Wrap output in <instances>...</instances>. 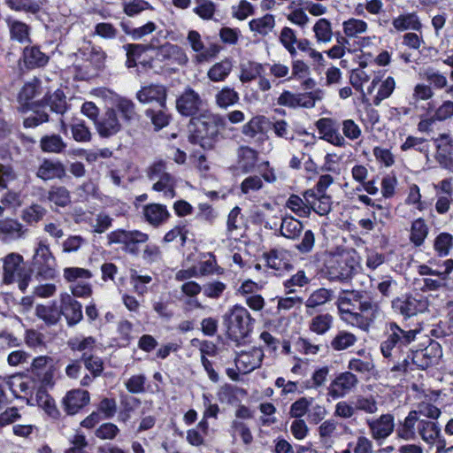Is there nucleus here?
I'll return each instance as SVG.
<instances>
[{
	"label": "nucleus",
	"mask_w": 453,
	"mask_h": 453,
	"mask_svg": "<svg viewBox=\"0 0 453 453\" xmlns=\"http://www.w3.org/2000/svg\"><path fill=\"white\" fill-rule=\"evenodd\" d=\"M344 293L352 296V299L358 304V311H353L351 306L343 304L338 298L336 304L341 319L349 326L368 333L372 324L382 313L380 303L364 291L346 290Z\"/></svg>",
	"instance_id": "nucleus-1"
},
{
	"label": "nucleus",
	"mask_w": 453,
	"mask_h": 453,
	"mask_svg": "<svg viewBox=\"0 0 453 453\" xmlns=\"http://www.w3.org/2000/svg\"><path fill=\"white\" fill-rule=\"evenodd\" d=\"M226 122L225 119L210 111H204L190 120V134L188 140L193 144H198L204 150L212 149L219 141L220 131L224 130Z\"/></svg>",
	"instance_id": "nucleus-2"
},
{
	"label": "nucleus",
	"mask_w": 453,
	"mask_h": 453,
	"mask_svg": "<svg viewBox=\"0 0 453 453\" xmlns=\"http://www.w3.org/2000/svg\"><path fill=\"white\" fill-rule=\"evenodd\" d=\"M421 328L418 326L411 327L407 324L398 325L389 322L387 325L386 339L380 343V352L386 358L396 357L403 347L414 342Z\"/></svg>",
	"instance_id": "nucleus-3"
},
{
	"label": "nucleus",
	"mask_w": 453,
	"mask_h": 453,
	"mask_svg": "<svg viewBox=\"0 0 453 453\" xmlns=\"http://www.w3.org/2000/svg\"><path fill=\"white\" fill-rule=\"evenodd\" d=\"M359 267V257L354 250H343L329 257L326 273L331 280L344 281L352 278Z\"/></svg>",
	"instance_id": "nucleus-4"
},
{
	"label": "nucleus",
	"mask_w": 453,
	"mask_h": 453,
	"mask_svg": "<svg viewBox=\"0 0 453 453\" xmlns=\"http://www.w3.org/2000/svg\"><path fill=\"white\" fill-rule=\"evenodd\" d=\"M32 268L39 280H50L57 276V261L46 240H39L32 257Z\"/></svg>",
	"instance_id": "nucleus-5"
},
{
	"label": "nucleus",
	"mask_w": 453,
	"mask_h": 453,
	"mask_svg": "<svg viewBox=\"0 0 453 453\" xmlns=\"http://www.w3.org/2000/svg\"><path fill=\"white\" fill-rule=\"evenodd\" d=\"M225 324L228 336L235 342L247 337L252 330L250 314L241 305H234L225 315Z\"/></svg>",
	"instance_id": "nucleus-6"
},
{
	"label": "nucleus",
	"mask_w": 453,
	"mask_h": 453,
	"mask_svg": "<svg viewBox=\"0 0 453 453\" xmlns=\"http://www.w3.org/2000/svg\"><path fill=\"white\" fill-rule=\"evenodd\" d=\"M149 238L148 234L140 230L117 229L107 234L109 245L120 244L126 253L135 257L141 253L140 246L146 244Z\"/></svg>",
	"instance_id": "nucleus-7"
},
{
	"label": "nucleus",
	"mask_w": 453,
	"mask_h": 453,
	"mask_svg": "<svg viewBox=\"0 0 453 453\" xmlns=\"http://www.w3.org/2000/svg\"><path fill=\"white\" fill-rule=\"evenodd\" d=\"M65 280L70 283V291L75 297L88 298L92 295V286L87 281L93 277L92 273L81 267H65L63 270Z\"/></svg>",
	"instance_id": "nucleus-8"
},
{
	"label": "nucleus",
	"mask_w": 453,
	"mask_h": 453,
	"mask_svg": "<svg viewBox=\"0 0 453 453\" xmlns=\"http://www.w3.org/2000/svg\"><path fill=\"white\" fill-rule=\"evenodd\" d=\"M325 92L321 88H316L310 92L293 93L284 90L278 97V104L288 108H305L311 109L315 107L317 102L324 98Z\"/></svg>",
	"instance_id": "nucleus-9"
},
{
	"label": "nucleus",
	"mask_w": 453,
	"mask_h": 453,
	"mask_svg": "<svg viewBox=\"0 0 453 453\" xmlns=\"http://www.w3.org/2000/svg\"><path fill=\"white\" fill-rule=\"evenodd\" d=\"M187 40L192 50L196 53L193 61L196 64H203L215 58L221 50L217 43H203L201 35L196 30L188 33Z\"/></svg>",
	"instance_id": "nucleus-10"
},
{
	"label": "nucleus",
	"mask_w": 453,
	"mask_h": 453,
	"mask_svg": "<svg viewBox=\"0 0 453 453\" xmlns=\"http://www.w3.org/2000/svg\"><path fill=\"white\" fill-rule=\"evenodd\" d=\"M365 424L372 439L378 445H382L395 430V417L390 413H385L378 418H367Z\"/></svg>",
	"instance_id": "nucleus-11"
},
{
	"label": "nucleus",
	"mask_w": 453,
	"mask_h": 453,
	"mask_svg": "<svg viewBox=\"0 0 453 453\" xmlns=\"http://www.w3.org/2000/svg\"><path fill=\"white\" fill-rule=\"evenodd\" d=\"M359 383L357 375L351 372L338 373L327 388V396L333 400L345 397L353 392Z\"/></svg>",
	"instance_id": "nucleus-12"
},
{
	"label": "nucleus",
	"mask_w": 453,
	"mask_h": 453,
	"mask_svg": "<svg viewBox=\"0 0 453 453\" xmlns=\"http://www.w3.org/2000/svg\"><path fill=\"white\" fill-rule=\"evenodd\" d=\"M418 434L426 444L435 446L437 453H442L447 441L441 434V426L437 422L421 419L418 423Z\"/></svg>",
	"instance_id": "nucleus-13"
},
{
	"label": "nucleus",
	"mask_w": 453,
	"mask_h": 453,
	"mask_svg": "<svg viewBox=\"0 0 453 453\" xmlns=\"http://www.w3.org/2000/svg\"><path fill=\"white\" fill-rule=\"evenodd\" d=\"M392 309L404 318H411L427 309V301L412 296L397 297L392 301Z\"/></svg>",
	"instance_id": "nucleus-14"
},
{
	"label": "nucleus",
	"mask_w": 453,
	"mask_h": 453,
	"mask_svg": "<svg viewBox=\"0 0 453 453\" xmlns=\"http://www.w3.org/2000/svg\"><path fill=\"white\" fill-rule=\"evenodd\" d=\"M203 105V100L198 92L187 87L176 100L177 111L183 116H194Z\"/></svg>",
	"instance_id": "nucleus-15"
},
{
	"label": "nucleus",
	"mask_w": 453,
	"mask_h": 453,
	"mask_svg": "<svg viewBox=\"0 0 453 453\" xmlns=\"http://www.w3.org/2000/svg\"><path fill=\"white\" fill-rule=\"evenodd\" d=\"M59 298V314H62L65 318L68 326L78 324L83 318L81 303L66 292L61 293Z\"/></svg>",
	"instance_id": "nucleus-16"
},
{
	"label": "nucleus",
	"mask_w": 453,
	"mask_h": 453,
	"mask_svg": "<svg viewBox=\"0 0 453 453\" xmlns=\"http://www.w3.org/2000/svg\"><path fill=\"white\" fill-rule=\"evenodd\" d=\"M23 263V257L15 252H12L3 258V281L5 284L13 283L17 278L22 276V273H25Z\"/></svg>",
	"instance_id": "nucleus-17"
},
{
	"label": "nucleus",
	"mask_w": 453,
	"mask_h": 453,
	"mask_svg": "<svg viewBox=\"0 0 453 453\" xmlns=\"http://www.w3.org/2000/svg\"><path fill=\"white\" fill-rule=\"evenodd\" d=\"M317 128L321 138L334 146L344 148L348 143L340 134L336 122L330 118H323L317 121Z\"/></svg>",
	"instance_id": "nucleus-18"
},
{
	"label": "nucleus",
	"mask_w": 453,
	"mask_h": 453,
	"mask_svg": "<svg viewBox=\"0 0 453 453\" xmlns=\"http://www.w3.org/2000/svg\"><path fill=\"white\" fill-rule=\"evenodd\" d=\"M157 58L166 65H177L183 66L188 62L185 50L176 44L166 42L157 48Z\"/></svg>",
	"instance_id": "nucleus-19"
},
{
	"label": "nucleus",
	"mask_w": 453,
	"mask_h": 453,
	"mask_svg": "<svg viewBox=\"0 0 453 453\" xmlns=\"http://www.w3.org/2000/svg\"><path fill=\"white\" fill-rule=\"evenodd\" d=\"M264 353L261 349L252 348L242 350L235 357V365L239 372L249 373L261 365Z\"/></svg>",
	"instance_id": "nucleus-20"
},
{
	"label": "nucleus",
	"mask_w": 453,
	"mask_h": 453,
	"mask_svg": "<svg viewBox=\"0 0 453 453\" xmlns=\"http://www.w3.org/2000/svg\"><path fill=\"white\" fill-rule=\"evenodd\" d=\"M27 229L18 220L12 218L0 219V241L11 243L26 236Z\"/></svg>",
	"instance_id": "nucleus-21"
},
{
	"label": "nucleus",
	"mask_w": 453,
	"mask_h": 453,
	"mask_svg": "<svg viewBox=\"0 0 453 453\" xmlns=\"http://www.w3.org/2000/svg\"><path fill=\"white\" fill-rule=\"evenodd\" d=\"M66 174L64 164L52 158H43L37 167L35 175L37 178L48 181L55 179H63Z\"/></svg>",
	"instance_id": "nucleus-22"
},
{
	"label": "nucleus",
	"mask_w": 453,
	"mask_h": 453,
	"mask_svg": "<svg viewBox=\"0 0 453 453\" xmlns=\"http://www.w3.org/2000/svg\"><path fill=\"white\" fill-rule=\"evenodd\" d=\"M142 213L144 221L154 227L166 223L171 216L165 205L157 203L144 205Z\"/></svg>",
	"instance_id": "nucleus-23"
},
{
	"label": "nucleus",
	"mask_w": 453,
	"mask_h": 453,
	"mask_svg": "<svg viewBox=\"0 0 453 453\" xmlns=\"http://www.w3.org/2000/svg\"><path fill=\"white\" fill-rule=\"evenodd\" d=\"M95 126L98 134L104 138L113 136L121 130L119 119L110 108L95 122Z\"/></svg>",
	"instance_id": "nucleus-24"
},
{
	"label": "nucleus",
	"mask_w": 453,
	"mask_h": 453,
	"mask_svg": "<svg viewBox=\"0 0 453 453\" xmlns=\"http://www.w3.org/2000/svg\"><path fill=\"white\" fill-rule=\"evenodd\" d=\"M166 97L167 91L165 87L158 84L143 86L136 93V98L140 103L150 104L156 102L160 107L165 106Z\"/></svg>",
	"instance_id": "nucleus-25"
},
{
	"label": "nucleus",
	"mask_w": 453,
	"mask_h": 453,
	"mask_svg": "<svg viewBox=\"0 0 453 453\" xmlns=\"http://www.w3.org/2000/svg\"><path fill=\"white\" fill-rule=\"evenodd\" d=\"M314 190H305L303 196L310 204V214L311 211L320 216L327 215L332 210V199L326 194H315Z\"/></svg>",
	"instance_id": "nucleus-26"
},
{
	"label": "nucleus",
	"mask_w": 453,
	"mask_h": 453,
	"mask_svg": "<svg viewBox=\"0 0 453 453\" xmlns=\"http://www.w3.org/2000/svg\"><path fill=\"white\" fill-rule=\"evenodd\" d=\"M111 99L110 110H113L116 115L119 113L124 122L130 123L137 119L135 104L131 99L118 95H113Z\"/></svg>",
	"instance_id": "nucleus-27"
},
{
	"label": "nucleus",
	"mask_w": 453,
	"mask_h": 453,
	"mask_svg": "<svg viewBox=\"0 0 453 453\" xmlns=\"http://www.w3.org/2000/svg\"><path fill=\"white\" fill-rule=\"evenodd\" d=\"M90 401L89 393L87 390L73 389L69 391L63 400L65 411L73 415L81 409L88 404Z\"/></svg>",
	"instance_id": "nucleus-28"
},
{
	"label": "nucleus",
	"mask_w": 453,
	"mask_h": 453,
	"mask_svg": "<svg viewBox=\"0 0 453 453\" xmlns=\"http://www.w3.org/2000/svg\"><path fill=\"white\" fill-rule=\"evenodd\" d=\"M338 427L339 423L333 418H328L319 425L318 428L319 438L325 449H331L340 438L341 433Z\"/></svg>",
	"instance_id": "nucleus-29"
},
{
	"label": "nucleus",
	"mask_w": 453,
	"mask_h": 453,
	"mask_svg": "<svg viewBox=\"0 0 453 453\" xmlns=\"http://www.w3.org/2000/svg\"><path fill=\"white\" fill-rule=\"evenodd\" d=\"M236 168L243 173L253 172L257 161L258 152L249 146H240L236 151Z\"/></svg>",
	"instance_id": "nucleus-30"
},
{
	"label": "nucleus",
	"mask_w": 453,
	"mask_h": 453,
	"mask_svg": "<svg viewBox=\"0 0 453 453\" xmlns=\"http://www.w3.org/2000/svg\"><path fill=\"white\" fill-rule=\"evenodd\" d=\"M245 220L240 207L233 208L226 220V235L229 239L238 240L245 230Z\"/></svg>",
	"instance_id": "nucleus-31"
},
{
	"label": "nucleus",
	"mask_w": 453,
	"mask_h": 453,
	"mask_svg": "<svg viewBox=\"0 0 453 453\" xmlns=\"http://www.w3.org/2000/svg\"><path fill=\"white\" fill-rule=\"evenodd\" d=\"M420 420L417 411H410L397 428V436L405 441L415 440L417 438V433L418 432V423Z\"/></svg>",
	"instance_id": "nucleus-32"
},
{
	"label": "nucleus",
	"mask_w": 453,
	"mask_h": 453,
	"mask_svg": "<svg viewBox=\"0 0 453 453\" xmlns=\"http://www.w3.org/2000/svg\"><path fill=\"white\" fill-rule=\"evenodd\" d=\"M10 37L12 41L25 44L30 42V27L23 21L18 20L12 17L5 19Z\"/></svg>",
	"instance_id": "nucleus-33"
},
{
	"label": "nucleus",
	"mask_w": 453,
	"mask_h": 453,
	"mask_svg": "<svg viewBox=\"0 0 453 453\" xmlns=\"http://www.w3.org/2000/svg\"><path fill=\"white\" fill-rule=\"evenodd\" d=\"M379 84L378 91L372 99V103L374 105L379 106L381 102L385 99L390 97L395 88V81L393 77L388 76L385 80L380 81L378 79H373L371 82V87L369 88V92Z\"/></svg>",
	"instance_id": "nucleus-34"
},
{
	"label": "nucleus",
	"mask_w": 453,
	"mask_h": 453,
	"mask_svg": "<svg viewBox=\"0 0 453 453\" xmlns=\"http://www.w3.org/2000/svg\"><path fill=\"white\" fill-rule=\"evenodd\" d=\"M269 124L266 117L257 115L242 126V134L248 138L255 139L258 134H265Z\"/></svg>",
	"instance_id": "nucleus-35"
},
{
	"label": "nucleus",
	"mask_w": 453,
	"mask_h": 453,
	"mask_svg": "<svg viewBox=\"0 0 453 453\" xmlns=\"http://www.w3.org/2000/svg\"><path fill=\"white\" fill-rule=\"evenodd\" d=\"M23 61L28 69L44 66L49 57L46 56L37 46L26 47L23 50Z\"/></svg>",
	"instance_id": "nucleus-36"
},
{
	"label": "nucleus",
	"mask_w": 453,
	"mask_h": 453,
	"mask_svg": "<svg viewBox=\"0 0 453 453\" xmlns=\"http://www.w3.org/2000/svg\"><path fill=\"white\" fill-rule=\"evenodd\" d=\"M264 257L267 265L276 271L288 270L290 267L288 251L283 249H273L265 253Z\"/></svg>",
	"instance_id": "nucleus-37"
},
{
	"label": "nucleus",
	"mask_w": 453,
	"mask_h": 453,
	"mask_svg": "<svg viewBox=\"0 0 453 453\" xmlns=\"http://www.w3.org/2000/svg\"><path fill=\"white\" fill-rule=\"evenodd\" d=\"M233 70L232 61L225 58L213 64L207 71V78L212 82H222L226 80Z\"/></svg>",
	"instance_id": "nucleus-38"
},
{
	"label": "nucleus",
	"mask_w": 453,
	"mask_h": 453,
	"mask_svg": "<svg viewBox=\"0 0 453 453\" xmlns=\"http://www.w3.org/2000/svg\"><path fill=\"white\" fill-rule=\"evenodd\" d=\"M275 27V17L266 13L262 17L251 19L249 22V28L251 32L262 36L268 35Z\"/></svg>",
	"instance_id": "nucleus-39"
},
{
	"label": "nucleus",
	"mask_w": 453,
	"mask_h": 453,
	"mask_svg": "<svg viewBox=\"0 0 453 453\" xmlns=\"http://www.w3.org/2000/svg\"><path fill=\"white\" fill-rule=\"evenodd\" d=\"M357 336L347 330H340L330 341V347L334 351H343L356 345Z\"/></svg>",
	"instance_id": "nucleus-40"
},
{
	"label": "nucleus",
	"mask_w": 453,
	"mask_h": 453,
	"mask_svg": "<svg viewBox=\"0 0 453 453\" xmlns=\"http://www.w3.org/2000/svg\"><path fill=\"white\" fill-rule=\"evenodd\" d=\"M429 228L426 220L418 218L412 221L410 229V242L416 247H420L428 235Z\"/></svg>",
	"instance_id": "nucleus-41"
},
{
	"label": "nucleus",
	"mask_w": 453,
	"mask_h": 453,
	"mask_svg": "<svg viewBox=\"0 0 453 453\" xmlns=\"http://www.w3.org/2000/svg\"><path fill=\"white\" fill-rule=\"evenodd\" d=\"M153 181L152 190L161 193L165 199L175 197L176 180L172 174L165 175V177L163 176V178H158Z\"/></svg>",
	"instance_id": "nucleus-42"
},
{
	"label": "nucleus",
	"mask_w": 453,
	"mask_h": 453,
	"mask_svg": "<svg viewBox=\"0 0 453 453\" xmlns=\"http://www.w3.org/2000/svg\"><path fill=\"white\" fill-rule=\"evenodd\" d=\"M264 65L257 62L247 61L240 65L239 79L242 83L250 82L264 74Z\"/></svg>",
	"instance_id": "nucleus-43"
},
{
	"label": "nucleus",
	"mask_w": 453,
	"mask_h": 453,
	"mask_svg": "<svg viewBox=\"0 0 453 453\" xmlns=\"http://www.w3.org/2000/svg\"><path fill=\"white\" fill-rule=\"evenodd\" d=\"M318 43L327 44L333 39L332 23L326 18L319 19L312 27Z\"/></svg>",
	"instance_id": "nucleus-44"
},
{
	"label": "nucleus",
	"mask_w": 453,
	"mask_h": 453,
	"mask_svg": "<svg viewBox=\"0 0 453 453\" xmlns=\"http://www.w3.org/2000/svg\"><path fill=\"white\" fill-rule=\"evenodd\" d=\"M303 229L301 221L292 216L286 215L282 218L280 231L282 236L288 239H296Z\"/></svg>",
	"instance_id": "nucleus-45"
},
{
	"label": "nucleus",
	"mask_w": 453,
	"mask_h": 453,
	"mask_svg": "<svg viewBox=\"0 0 453 453\" xmlns=\"http://www.w3.org/2000/svg\"><path fill=\"white\" fill-rule=\"evenodd\" d=\"M393 27L398 31L414 30L419 31L422 24L415 12L406 13L393 19Z\"/></svg>",
	"instance_id": "nucleus-46"
},
{
	"label": "nucleus",
	"mask_w": 453,
	"mask_h": 453,
	"mask_svg": "<svg viewBox=\"0 0 453 453\" xmlns=\"http://www.w3.org/2000/svg\"><path fill=\"white\" fill-rule=\"evenodd\" d=\"M5 388L16 398H27V396H31L32 394L31 381L24 380L21 378H12L9 380L5 383Z\"/></svg>",
	"instance_id": "nucleus-47"
},
{
	"label": "nucleus",
	"mask_w": 453,
	"mask_h": 453,
	"mask_svg": "<svg viewBox=\"0 0 453 453\" xmlns=\"http://www.w3.org/2000/svg\"><path fill=\"white\" fill-rule=\"evenodd\" d=\"M411 365H415L418 368L425 370L431 366L435 361L433 347L417 350L410 356Z\"/></svg>",
	"instance_id": "nucleus-48"
},
{
	"label": "nucleus",
	"mask_w": 453,
	"mask_h": 453,
	"mask_svg": "<svg viewBox=\"0 0 453 453\" xmlns=\"http://www.w3.org/2000/svg\"><path fill=\"white\" fill-rule=\"evenodd\" d=\"M47 199L58 207H65L71 203L70 192L63 186L51 187L48 191Z\"/></svg>",
	"instance_id": "nucleus-49"
},
{
	"label": "nucleus",
	"mask_w": 453,
	"mask_h": 453,
	"mask_svg": "<svg viewBox=\"0 0 453 453\" xmlns=\"http://www.w3.org/2000/svg\"><path fill=\"white\" fill-rule=\"evenodd\" d=\"M68 346L72 350L81 352L82 355L94 354L96 349V340L92 336L75 337L68 341Z\"/></svg>",
	"instance_id": "nucleus-50"
},
{
	"label": "nucleus",
	"mask_w": 453,
	"mask_h": 453,
	"mask_svg": "<svg viewBox=\"0 0 453 453\" xmlns=\"http://www.w3.org/2000/svg\"><path fill=\"white\" fill-rule=\"evenodd\" d=\"M333 320V316L329 313L316 315L311 319L309 329L316 334L323 335L332 327Z\"/></svg>",
	"instance_id": "nucleus-51"
},
{
	"label": "nucleus",
	"mask_w": 453,
	"mask_h": 453,
	"mask_svg": "<svg viewBox=\"0 0 453 453\" xmlns=\"http://www.w3.org/2000/svg\"><path fill=\"white\" fill-rule=\"evenodd\" d=\"M286 207L300 218L310 217V204L303 196L291 195L286 202Z\"/></svg>",
	"instance_id": "nucleus-52"
},
{
	"label": "nucleus",
	"mask_w": 453,
	"mask_h": 453,
	"mask_svg": "<svg viewBox=\"0 0 453 453\" xmlns=\"http://www.w3.org/2000/svg\"><path fill=\"white\" fill-rule=\"evenodd\" d=\"M353 404L357 411L365 412L366 414H375L378 411V402L373 395H357L355 396Z\"/></svg>",
	"instance_id": "nucleus-53"
},
{
	"label": "nucleus",
	"mask_w": 453,
	"mask_h": 453,
	"mask_svg": "<svg viewBox=\"0 0 453 453\" xmlns=\"http://www.w3.org/2000/svg\"><path fill=\"white\" fill-rule=\"evenodd\" d=\"M66 145L58 134L44 135L40 140V148L43 152L61 153Z\"/></svg>",
	"instance_id": "nucleus-54"
},
{
	"label": "nucleus",
	"mask_w": 453,
	"mask_h": 453,
	"mask_svg": "<svg viewBox=\"0 0 453 453\" xmlns=\"http://www.w3.org/2000/svg\"><path fill=\"white\" fill-rule=\"evenodd\" d=\"M342 29L347 37L356 38L367 31L368 25L365 20L350 18L343 21Z\"/></svg>",
	"instance_id": "nucleus-55"
},
{
	"label": "nucleus",
	"mask_w": 453,
	"mask_h": 453,
	"mask_svg": "<svg viewBox=\"0 0 453 453\" xmlns=\"http://www.w3.org/2000/svg\"><path fill=\"white\" fill-rule=\"evenodd\" d=\"M145 115L150 119L151 123L155 127V129L159 130L166 127L169 124L171 115L169 114L166 104L164 107H160L158 110L148 109L145 111Z\"/></svg>",
	"instance_id": "nucleus-56"
},
{
	"label": "nucleus",
	"mask_w": 453,
	"mask_h": 453,
	"mask_svg": "<svg viewBox=\"0 0 453 453\" xmlns=\"http://www.w3.org/2000/svg\"><path fill=\"white\" fill-rule=\"evenodd\" d=\"M238 101L239 94L230 87H224L215 96L216 104L222 109H226L227 107L236 104Z\"/></svg>",
	"instance_id": "nucleus-57"
},
{
	"label": "nucleus",
	"mask_w": 453,
	"mask_h": 453,
	"mask_svg": "<svg viewBox=\"0 0 453 453\" xmlns=\"http://www.w3.org/2000/svg\"><path fill=\"white\" fill-rule=\"evenodd\" d=\"M193 12L203 20H217L215 19L217 5L211 0H197V4Z\"/></svg>",
	"instance_id": "nucleus-58"
},
{
	"label": "nucleus",
	"mask_w": 453,
	"mask_h": 453,
	"mask_svg": "<svg viewBox=\"0 0 453 453\" xmlns=\"http://www.w3.org/2000/svg\"><path fill=\"white\" fill-rule=\"evenodd\" d=\"M444 267L443 270H434L427 265H421L418 268V272L420 275H436L441 280H447L450 273L453 271V259H446L441 265Z\"/></svg>",
	"instance_id": "nucleus-59"
},
{
	"label": "nucleus",
	"mask_w": 453,
	"mask_h": 453,
	"mask_svg": "<svg viewBox=\"0 0 453 453\" xmlns=\"http://www.w3.org/2000/svg\"><path fill=\"white\" fill-rule=\"evenodd\" d=\"M434 92L430 85L425 83H418L413 87L411 94V104L418 107L420 101H427L434 97Z\"/></svg>",
	"instance_id": "nucleus-60"
},
{
	"label": "nucleus",
	"mask_w": 453,
	"mask_h": 453,
	"mask_svg": "<svg viewBox=\"0 0 453 453\" xmlns=\"http://www.w3.org/2000/svg\"><path fill=\"white\" fill-rule=\"evenodd\" d=\"M434 248L441 257L449 255L453 248V235L449 233H441L434 239Z\"/></svg>",
	"instance_id": "nucleus-61"
},
{
	"label": "nucleus",
	"mask_w": 453,
	"mask_h": 453,
	"mask_svg": "<svg viewBox=\"0 0 453 453\" xmlns=\"http://www.w3.org/2000/svg\"><path fill=\"white\" fill-rule=\"evenodd\" d=\"M46 209L40 204L34 203L22 211V219L32 225L39 222L46 214Z\"/></svg>",
	"instance_id": "nucleus-62"
},
{
	"label": "nucleus",
	"mask_w": 453,
	"mask_h": 453,
	"mask_svg": "<svg viewBox=\"0 0 453 453\" xmlns=\"http://www.w3.org/2000/svg\"><path fill=\"white\" fill-rule=\"evenodd\" d=\"M81 361L85 368L91 372L94 378L98 377L104 371V362L101 357L94 354L81 355Z\"/></svg>",
	"instance_id": "nucleus-63"
},
{
	"label": "nucleus",
	"mask_w": 453,
	"mask_h": 453,
	"mask_svg": "<svg viewBox=\"0 0 453 453\" xmlns=\"http://www.w3.org/2000/svg\"><path fill=\"white\" fill-rule=\"evenodd\" d=\"M226 289V284L220 280H211L203 285V294L204 296L218 300Z\"/></svg>",
	"instance_id": "nucleus-64"
}]
</instances>
